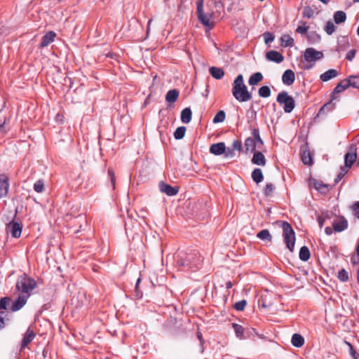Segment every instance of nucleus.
Masks as SVG:
<instances>
[{"label": "nucleus", "mask_w": 359, "mask_h": 359, "mask_svg": "<svg viewBox=\"0 0 359 359\" xmlns=\"http://www.w3.org/2000/svg\"><path fill=\"white\" fill-rule=\"evenodd\" d=\"M203 263V258L197 250L189 252H180L175 257V266L179 271H192L199 269Z\"/></svg>", "instance_id": "f257e3e1"}, {"label": "nucleus", "mask_w": 359, "mask_h": 359, "mask_svg": "<svg viewBox=\"0 0 359 359\" xmlns=\"http://www.w3.org/2000/svg\"><path fill=\"white\" fill-rule=\"evenodd\" d=\"M36 287V281L25 273L19 276L17 278L15 290L19 293L18 295H24L29 299Z\"/></svg>", "instance_id": "f03ea898"}, {"label": "nucleus", "mask_w": 359, "mask_h": 359, "mask_svg": "<svg viewBox=\"0 0 359 359\" xmlns=\"http://www.w3.org/2000/svg\"><path fill=\"white\" fill-rule=\"evenodd\" d=\"M232 86V95L238 102H245L252 99V94L248 91V87L244 83L242 74L237 76Z\"/></svg>", "instance_id": "7ed1b4c3"}, {"label": "nucleus", "mask_w": 359, "mask_h": 359, "mask_svg": "<svg viewBox=\"0 0 359 359\" xmlns=\"http://www.w3.org/2000/svg\"><path fill=\"white\" fill-rule=\"evenodd\" d=\"M281 227L283 229L284 242L285 243L288 250L290 252H293L296 241L294 231L292 229V225L285 221L281 222Z\"/></svg>", "instance_id": "20e7f679"}, {"label": "nucleus", "mask_w": 359, "mask_h": 359, "mask_svg": "<svg viewBox=\"0 0 359 359\" xmlns=\"http://www.w3.org/2000/svg\"><path fill=\"white\" fill-rule=\"evenodd\" d=\"M276 101L283 106L285 113H290L294 109V100L291 95H289L286 91H282L278 93Z\"/></svg>", "instance_id": "39448f33"}, {"label": "nucleus", "mask_w": 359, "mask_h": 359, "mask_svg": "<svg viewBox=\"0 0 359 359\" xmlns=\"http://www.w3.org/2000/svg\"><path fill=\"white\" fill-rule=\"evenodd\" d=\"M323 57V53L321 51L316 50L313 48H308L305 50L304 53V58L305 61L307 62L311 63V65L309 67L313 66V65L318 60H320Z\"/></svg>", "instance_id": "423d86ee"}, {"label": "nucleus", "mask_w": 359, "mask_h": 359, "mask_svg": "<svg viewBox=\"0 0 359 359\" xmlns=\"http://www.w3.org/2000/svg\"><path fill=\"white\" fill-rule=\"evenodd\" d=\"M357 147L354 144L349 146L348 151L344 156V167L346 168H351L357 160Z\"/></svg>", "instance_id": "0eeeda50"}, {"label": "nucleus", "mask_w": 359, "mask_h": 359, "mask_svg": "<svg viewBox=\"0 0 359 359\" xmlns=\"http://www.w3.org/2000/svg\"><path fill=\"white\" fill-rule=\"evenodd\" d=\"M203 3L204 0H197L196 1L198 19L204 26L212 27V25H211L210 22V17L204 13Z\"/></svg>", "instance_id": "6e6552de"}, {"label": "nucleus", "mask_w": 359, "mask_h": 359, "mask_svg": "<svg viewBox=\"0 0 359 359\" xmlns=\"http://www.w3.org/2000/svg\"><path fill=\"white\" fill-rule=\"evenodd\" d=\"M158 188L161 192L169 196H175L179 191V187H172L168 184L165 183L163 181H161L158 183Z\"/></svg>", "instance_id": "1a4fd4ad"}, {"label": "nucleus", "mask_w": 359, "mask_h": 359, "mask_svg": "<svg viewBox=\"0 0 359 359\" xmlns=\"http://www.w3.org/2000/svg\"><path fill=\"white\" fill-rule=\"evenodd\" d=\"M36 334L33 329L29 326L23 334L20 342V350L25 349L35 338Z\"/></svg>", "instance_id": "9d476101"}, {"label": "nucleus", "mask_w": 359, "mask_h": 359, "mask_svg": "<svg viewBox=\"0 0 359 359\" xmlns=\"http://www.w3.org/2000/svg\"><path fill=\"white\" fill-rule=\"evenodd\" d=\"M22 226L18 222H11L6 225L7 233H11L12 237L18 238L21 236Z\"/></svg>", "instance_id": "9b49d317"}, {"label": "nucleus", "mask_w": 359, "mask_h": 359, "mask_svg": "<svg viewBox=\"0 0 359 359\" xmlns=\"http://www.w3.org/2000/svg\"><path fill=\"white\" fill-rule=\"evenodd\" d=\"M28 298L24 295H18L15 301L12 302L10 310L12 312H16L20 310L27 304Z\"/></svg>", "instance_id": "f8f14e48"}, {"label": "nucleus", "mask_w": 359, "mask_h": 359, "mask_svg": "<svg viewBox=\"0 0 359 359\" xmlns=\"http://www.w3.org/2000/svg\"><path fill=\"white\" fill-rule=\"evenodd\" d=\"M332 226L334 231L341 232L348 228V221L344 216H339L338 219L334 220Z\"/></svg>", "instance_id": "ddd939ff"}, {"label": "nucleus", "mask_w": 359, "mask_h": 359, "mask_svg": "<svg viewBox=\"0 0 359 359\" xmlns=\"http://www.w3.org/2000/svg\"><path fill=\"white\" fill-rule=\"evenodd\" d=\"M9 188V179L4 175H0V199L6 196Z\"/></svg>", "instance_id": "4468645a"}, {"label": "nucleus", "mask_w": 359, "mask_h": 359, "mask_svg": "<svg viewBox=\"0 0 359 359\" xmlns=\"http://www.w3.org/2000/svg\"><path fill=\"white\" fill-rule=\"evenodd\" d=\"M300 154L302 161L304 165H311L313 164V159L307 144L301 147Z\"/></svg>", "instance_id": "2eb2a0df"}, {"label": "nucleus", "mask_w": 359, "mask_h": 359, "mask_svg": "<svg viewBox=\"0 0 359 359\" xmlns=\"http://www.w3.org/2000/svg\"><path fill=\"white\" fill-rule=\"evenodd\" d=\"M56 37V33L53 31H49L42 37L39 47L43 48L47 47L54 41Z\"/></svg>", "instance_id": "dca6fc26"}, {"label": "nucleus", "mask_w": 359, "mask_h": 359, "mask_svg": "<svg viewBox=\"0 0 359 359\" xmlns=\"http://www.w3.org/2000/svg\"><path fill=\"white\" fill-rule=\"evenodd\" d=\"M266 58L276 63H280L284 60V56L277 50H270L267 52Z\"/></svg>", "instance_id": "f3484780"}, {"label": "nucleus", "mask_w": 359, "mask_h": 359, "mask_svg": "<svg viewBox=\"0 0 359 359\" xmlns=\"http://www.w3.org/2000/svg\"><path fill=\"white\" fill-rule=\"evenodd\" d=\"M252 163L260 166H264L266 163V160L264 155L261 151L253 152V156L252 158Z\"/></svg>", "instance_id": "a211bd4d"}, {"label": "nucleus", "mask_w": 359, "mask_h": 359, "mask_svg": "<svg viewBox=\"0 0 359 359\" xmlns=\"http://www.w3.org/2000/svg\"><path fill=\"white\" fill-rule=\"evenodd\" d=\"M295 80L294 72L292 69H287L282 76V81L285 85L290 86Z\"/></svg>", "instance_id": "6ab92c4d"}, {"label": "nucleus", "mask_w": 359, "mask_h": 359, "mask_svg": "<svg viewBox=\"0 0 359 359\" xmlns=\"http://www.w3.org/2000/svg\"><path fill=\"white\" fill-rule=\"evenodd\" d=\"M226 151V146L224 142H218L212 144L210 147V152L212 154L219 156L223 154Z\"/></svg>", "instance_id": "aec40b11"}, {"label": "nucleus", "mask_w": 359, "mask_h": 359, "mask_svg": "<svg viewBox=\"0 0 359 359\" xmlns=\"http://www.w3.org/2000/svg\"><path fill=\"white\" fill-rule=\"evenodd\" d=\"M232 327L233 328L237 338L239 339H245L247 338V336L245 335V330L241 325L233 323L232 324Z\"/></svg>", "instance_id": "412c9836"}, {"label": "nucleus", "mask_w": 359, "mask_h": 359, "mask_svg": "<svg viewBox=\"0 0 359 359\" xmlns=\"http://www.w3.org/2000/svg\"><path fill=\"white\" fill-rule=\"evenodd\" d=\"M291 343L293 346L300 348L304 346L305 340L302 335L298 333H294L292 336Z\"/></svg>", "instance_id": "4be33fe9"}, {"label": "nucleus", "mask_w": 359, "mask_h": 359, "mask_svg": "<svg viewBox=\"0 0 359 359\" xmlns=\"http://www.w3.org/2000/svg\"><path fill=\"white\" fill-rule=\"evenodd\" d=\"M337 76L338 72L336 69H331L322 74L320 76V79L322 81L326 82Z\"/></svg>", "instance_id": "5701e85b"}, {"label": "nucleus", "mask_w": 359, "mask_h": 359, "mask_svg": "<svg viewBox=\"0 0 359 359\" xmlns=\"http://www.w3.org/2000/svg\"><path fill=\"white\" fill-rule=\"evenodd\" d=\"M180 95V92L177 89H172L167 92L165 95V100L168 103H173L177 101Z\"/></svg>", "instance_id": "b1692460"}, {"label": "nucleus", "mask_w": 359, "mask_h": 359, "mask_svg": "<svg viewBox=\"0 0 359 359\" xmlns=\"http://www.w3.org/2000/svg\"><path fill=\"white\" fill-rule=\"evenodd\" d=\"M191 204V203H182V205H179L176 208L177 212L184 217H188L191 214V210L189 208Z\"/></svg>", "instance_id": "393cba45"}, {"label": "nucleus", "mask_w": 359, "mask_h": 359, "mask_svg": "<svg viewBox=\"0 0 359 359\" xmlns=\"http://www.w3.org/2000/svg\"><path fill=\"white\" fill-rule=\"evenodd\" d=\"M210 75L215 79H221L224 76V72L222 68L211 67L209 69Z\"/></svg>", "instance_id": "a878e982"}, {"label": "nucleus", "mask_w": 359, "mask_h": 359, "mask_svg": "<svg viewBox=\"0 0 359 359\" xmlns=\"http://www.w3.org/2000/svg\"><path fill=\"white\" fill-rule=\"evenodd\" d=\"M294 44V41L292 37L288 34H283L280 38V45L282 47H292Z\"/></svg>", "instance_id": "bb28decb"}, {"label": "nucleus", "mask_w": 359, "mask_h": 359, "mask_svg": "<svg viewBox=\"0 0 359 359\" xmlns=\"http://www.w3.org/2000/svg\"><path fill=\"white\" fill-rule=\"evenodd\" d=\"M349 87V83L348 82L347 79H345L342 80L341 82H339L336 87L333 90V95L338 94L344 90H346Z\"/></svg>", "instance_id": "cd10ccee"}, {"label": "nucleus", "mask_w": 359, "mask_h": 359, "mask_svg": "<svg viewBox=\"0 0 359 359\" xmlns=\"http://www.w3.org/2000/svg\"><path fill=\"white\" fill-rule=\"evenodd\" d=\"M192 111L189 107L184 109L181 111V121L184 123H189L191 120Z\"/></svg>", "instance_id": "c85d7f7f"}, {"label": "nucleus", "mask_w": 359, "mask_h": 359, "mask_svg": "<svg viewBox=\"0 0 359 359\" xmlns=\"http://www.w3.org/2000/svg\"><path fill=\"white\" fill-rule=\"evenodd\" d=\"M299 259L303 262L308 261L311 257V252L308 247L302 246L299 250Z\"/></svg>", "instance_id": "c756f323"}, {"label": "nucleus", "mask_w": 359, "mask_h": 359, "mask_svg": "<svg viewBox=\"0 0 359 359\" xmlns=\"http://www.w3.org/2000/svg\"><path fill=\"white\" fill-rule=\"evenodd\" d=\"M263 79V75L261 72H256L252 74L249 79H248V83L250 86H255L260 81H262Z\"/></svg>", "instance_id": "7c9ffc66"}, {"label": "nucleus", "mask_w": 359, "mask_h": 359, "mask_svg": "<svg viewBox=\"0 0 359 359\" xmlns=\"http://www.w3.org/2000/svg\"><path fill=\"white\" fill-rule=\"evenodd\" d=\"M333 18L334 22L339 25L346 21V14L342 11H337L334 13Z\"/></svg>", "instance_id": "2f4dec72"}, {"label": "nucleus", "mask_w": 359, "mask_h": 359, "mask_svg": "<svg viewBox=\"0 0 359 359\" xmlns=\"http://www.w3.org/2000/svg\"><path fill=\"white\" fill-rule=\"evenodd\" d=\"M338 48L346 50L350 46L349 39L347 36H342L337 41Z\"/></svg>", "instance_id": "473e14b6"}, {"label": "nucleus", "mask_w": 359, "mask_h": 359, "mask_svg": "<svg viewBox=\"0 0 359 359\" xmlns=\"http://www.w3.org/2000/svg\"><path fill=\"white\" fill-rule=\"evenodd\" d=\"M313 186L315 189L321 194H325L329 190V186L321 181L315 180Z\"/></svg>", "instance_id": "72a5a7b5"}, {"label": "nucleus", "mask_w": 359, "mask_h": 359, "mask_svg": "<svg viewBox=\"0 0 359 359\" xmlns=\"http://www.w3.org/2000/svg\"><path fill=\"white\" fill-rule=\"evenodd\" d=\"M256 143H255V140H253L252 137H248L245 139V147L246 149V151H251V152H255L256 151Z\"/></svg>", "instance_id": "f704fd0d"}, {"label": "nucleus", "mask_w": 359, "mask_h": 359, "mask_svg": "<svg viewBox=\"0 0 359 359\" xmlns=\"http://www.w3.org/2000/svg\"><path fill=\"white\" fill-rule=\"evenodd\" d=\"M257 237L262 241H266L269 242L272 241V236L268 229H262L259 231L257 234Z\"/></svg>", "instance_id": "c9c22d12"}, {"label": "nucleus", "mask_w": 359, "mask_h": 359, "mask_svg": "<svg viewBox=\"0 0 359 359\" xmlns=\"http://www.w3.org/2000/svg\"><path fill=\"white\" fill-rule=\"evenodd\" d=\"M252 178L257 184L261 182L264 179L262 170L260 168H255L252 172Z\"/></svg>", "instance_id": "e433bc0d"}, {"label": "nucleus", "mask_w": 359, "mask_h": 359, "mask_svg": "<svg viewBox=\"0 0 359 359\" xmlns=\"http://www.w3.org/2000/svg\"><path fill=\"white\" fill-rule=\"evenodd\" d=\"M335 108V104L332 101L324 104L319 110L318 114H325L332 111Z\"/></svg>", "instance_id": "4c0bfd02"}, {"label": "nucleus", "mask_w": 359, "mask_h": 359, "mask_svg": "<svg viewBox=\"0 0 359 359\" xmlns=\"http://www.w3.org/2000/svg\"><path fill=\"white\" fill-rule=\"evenodd\" d=\"M307 39L309 43H318L320 41L321 37L320 35L316 33V32H311L309 34H308Z\"/></svg>", "instance_id": "58836bf2"}, {"label": "nucleus", "mask_w": 359, "mask_h": 359, "mask_svg": "<svg viewBox=\"0 0 359 359\" xmlns=\"http://www.w3.org/2000/svg\"><path fill=\"white\" fill-rule=\"evenodd\" d=\"M271 93V89L267 86H263L258 90V95L261 97L266 98L270 97Z\"/></svg>", "instance_id": "ea45409f"}, {"label": "nucleus", "mask_w": 359, "mask_h": 359, "mask_svg": "<svg viewBox=\"0 0 359 359\" xmlns=\"http://www.w3.org/2000/svg\"><path fill=\"white\" fill-rule=\"evenodd\" d=\"M347 80L349 83V87L351 86L359 89V76L351 75L347 78Z\"/></svg>", "instance_id": "a19ab883"}, {"label": "nucleus", "mask_w": 359, "mask_h": 359, "mask_svg": "<svg viewBox=\"0 0 359 359\" xmlns=\"http://www.w3.org/2000/svg\"><path fill=\"white\" fill-rule=\"evenodd\" d=\"M252 134L253 135V140H255L256 145L259 147V144L263 145L264 142L262 140L260 135H259V130L258 128H254L252 131Z\"/></svg>", "instance_id": "79ce46f5"}, {"label": "nucleus", "mask_w": 359, "mask_h": 359, "mask_svg": "<svg viewBox=\"0 0 359 359\" xmlns=\"http://www.w3.org/2000/svg\"><path fill=\"white\" fill-rule=\"evenodd\" d=\"M225 118H226L225 111L223 110H220L215 114V116L213 118L212 121L214 123H222L225 120Z\"/></svg>", "instance_id": "37998d69"}, {"label": "nucleus", "mask_w": 359, "mask_h": 359, "mask_svg": "<svg viewBox=\"0 0 359 359\" xmlns=\"http://www.w3.org/2000/svg\"><path fill=\"white\" fill-rule=\"evenodd\" d=\"M185 133L186 128L184 126L178 127L174 133V137L176 140H181L184 137Z\"/></svg>", "instance_id": "c03bdc74"}, {"label": "nucleus", "mask_w": 359, "mask_h": 359, "mask_svg": "<svg viewBox=\"0 0 359 359\" xmlns=\"http://www.w3.org/2000/svg\"><path fill=\"white\" fill-rule=\"evenodd\" d=\"M12 302L11 297H4L0 299V310H7L8 306Z\"/></svg>", "instance_id": "a18cd8bd"}, {"label": "nucleus", "mask_w": 359, "mask_h": 359, "mask_svg": "<svg viewBox=\"0 0 359 359\" xmlns=\"http://www.w3.org/2000/svg\"><path fill=\"white\" fill-rule=\"evenodd\" d=\"M247 305V301L245 299L241 300L238 302H236L233 308L237 311H244L245 306Z\"/></svg>", "instance_id": "49530a36"}, {"label": "nucleus", "mask_w": 359, "mask_h": 359, "mask_svg": "<svg viewBox=\"0 0 359 359\" xmlns=\"http://www.w3.org/2000/svg\"><path fill=\"white\" fill-rule=\"evenodd\" d=\"M335 30L336 27L334 25V23L330 20L327 21L325 26V31L326 32V33L329 35H331L335 32Z\"/></svg>", "instance_id": "de8ad7c7"}, {"label": "nucleus", "mask_w": 359, "mask_h": 359, "mask_svg": "<svg viewBox=\"0 0 359 359\" xmlns=\"http://www.w3.org/2000/svg\"><path fill=\"white\" fill-rule=\"evenodd\" d=\"M344 343L346 344V346L348 347L349 349V354L354 358H359V353L357 352V351L354 348L353 346L351 343L347 341H344Z\"/></svg>", "instance_id": "09e8293b"}, {"label": "nucleus", "mask_w": 359, "mask_h": 359, "mask_svg": "<svg viewBox=\"0 0 359 359\" xmlns=\"http://www.w3.org/2000/svg\"><path fill=\"white\" fill-rule=\"evenodd\" d=\"M337 278L342 282H346L348 280L349 276L348 272L342 269L339 271Z\"/></svg>", "instance_id": "8fccbe9b"}, {"label": "nucleus", "mask_w": 359, "mask_h": 359, "mask_svg": "<svg viewBox=\"0 0 359 359\" xmlns=\"http://www.w3.org/2000/svg\"><path fill=\"white\" fill-rule=\"evenodd\" d=\"M314 11L309 6H306L302 12V16L306 18H311L313 15Z\"/></svg>", "instance_id": "3c124183"}, {"label": "nucleus", "mask_w": 359, "mask_h": 359, "mask_svg": "<svg viewBox=\"0 0 359 359\" xmlns=\"http://www.w3.org/2000/svg\"><path fill=\"white\" fill-rule=\"evenodd\" d=\"M275 189V187L272 183H269L264 188V194L267 196H271Z\"/></svg>", "instance_id": "603ef678"}, {"label": "nucleus", "mask_w": 359, "mask_h": 359, "mask_svg": "<svg viewBox=\"0 0 359 359\" xmlns=\"http://www.w3.org/2000/svg\"><path fill=\"white\" fill-rule=\"evenodd\" d=\"M44 189V184L42 180H38L36 181L34 184V189L35 191L38 193H41L43 191Z\"/></svg>", "instance_id": "864d4df0"}, {"label": "nucleus", "mask_w": 359, "mask_h": 359, "mask_svg": "<svg viewBox=\"0 0 359 359\" xmlns=\"http://www.w3.org/2000/svg\"><path fill=\"white\" fill-rule=\"evenodd\" d=\"M108 177L110 180L111 187L113 189L115 188V184H116V177L115 174L112 168H109L108 169Z\"/></svg>", "instance_id": "5fc2aeb1"}, {"label": "nucleus", "mask_w": 359, "mask_h": 359, "mask_svg": "<svg viewBox=\"0 0 359 359\" xmlns=\"http://www.w3.org/2000/svg\"><path fill=\"white\" fill-rule=\"evenodd\" d=\"M347 172L348 168H346V167H341L340 172L338 174L337 178L334 180L335 183H338L344 177Z\"/></svg>", "instance_id": "6e6d98bb"}, {"label": "nucleus", "mask_w": 359, "mask_h": 359, "mask_svg": "<svg viewBox=\"0 0 359 359\" xmlns=\"http://www.w3.org/2000/svg\"><path fill=\"white\" fill-rule=\"evenodd\" d=\"M302 24H303V25L298 26L297 28L296 29V32L300 34H306L309 27V26L306 25V22H302Z\"/></svg>", "instance_id": "4d7b16f0"}, {"label": "nucleus", "mask_w": 359, "mask_h": 359, "mask_svg": "<svg viewBox=\"0 0 359 359\" xmlns=\"http://www.w3.org/2000/svg\"><path fill=\"white\" fill-rule=\"evenodd\" d=\"M264 41L266 44L274 40V35L271 32H265L264 34Z\"/></svg>", "instance_id": "13d9d810"}, {"label": "nucleus", "mask_w": 359, "mask_h": 359, "mask_svg": "<svg viewBox=\"0 0 359 359\" xmlns=\"http://www.w3.org/2000/svg\"><path fill=\"white\" fill-rule=\"evenodd\" d=\"M232 147H233V149H236V150H238L239 151H242L243 149V146H242V143L241 141L238 140H235L232 144Z\"/></svg>", "instance_id": "bf43d9fd"}, {"label": "nucleus", "mask_w": 359, "mask_h": 359, "mask_svg": "<svg viewBox=\"0 0 359 359\" xmlns=\"http://www.w3.org/2000/svg\"><path fill=\"white\" fill-rule=\"evenodd\" d=\"M355 53H356V50L355 49H351V50H349L347 53V54L346 55V59L348 60V61H352L353 59L355 56Z\"/></svg>", "instance_id": "052dcab7"}, {"label": "nucleus", "mask_w": 359, "mask_h": 359, "mask_svg": "<svg viewBox=\"0 0 359 359\" xmlns=\"http://www.w3.org/2000/svg\"><path fill=\"white\" fill-rule=\"evenodd\" d=\"M196 337H197L198 339L199 340L201 346V352L203 353V344H204L205 341L203 339L202 333L199 330H198L196 332Z\"/></svg>", "instance_id": "680f3d73"}, {"label": "nucleus", "mask_w": 359, "mask_h": 359, "mask_svg": "<svg viewBox=\"0 0 359 359\" xmlns=\"http://www.w3.org/2000/svg\"><path fill=\"white\" fill-rule=\"evenodd\" d=\"M351 208L354 215L359 219V203H353Z\"/></svg>", "instance_id": "e2e57ef3"}, {"label": "nucleus", "mask_w": 359, "mask_h": 359, "mask_svg": "<svg viewBox=\"0 0 359 359\" xmlns=\"http://www.w3.org/2000/svg\"><path fill=\"white\" fill-rule=\"evenodd\" d=\"M224 156L228 157H233L235 156V152L233 149L226 148V151L224 153Z\"/></svg>", "instance_id": "0e129e2a"}, {"label": "nucleus", "mask_w": 359, "mask_h": 359, "mask_svg": "<svg viewBox=\"0 0 359 359\" xmlns=\"http://www.w3.org/2000/svg\"><path fill=\"white\" fill-rule=\"evenodd\" d=\"M325 217L323 215H318L317 217V221L318 222L320 228H322L325 223Z\"/></svg>", "instance_id": "69168bd1"}, {"label": "nucleus", "mask_w": 359, "mask_h": 359, "mask_svg": "<svg viewBox=\"0 0 359 359\" xmlns=\"http://www.w3.org/2000/svg\"><path fill=\"white\" fill-rule=\"evenodd\" d=\"M351 260L353 265L359 264V256L358 255L356 256H353L351 258Z\"/></svg>", "instance_id": "338daca9"}, {"label": "nucleus", "mask_w": 359, "mask_h": 359, "mask_svg": "<svg viewBox=\"0 0 359 359\" xmlns=\"http://www.w3.org/2000/svg\"><path fill=\"white\" fill-rule=\"evenodd\" d=\"M177 323V319L175 318H170L167 320L166 325L168 327H170V325H174Z\"/></svg>", "instance_id": "774afa93"}]
</instances>
